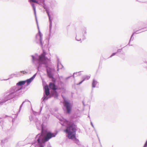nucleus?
Wrapping results in <instances>:
<instances>
[{
    "instance_id": "f257e3e1",
    "label": "nucleus",
    "mask_w": 147,
    "mask_h": 147,
    "mask_svg": "<svg viewBox=\"0 0 147 147\" xmlns=\"http://www.w3.org/2000/svg\"><path fill=\"white\" fill-rule=\"evenodd\" d=\"M67 125L66 129L64 130V132L68 134V138L71 139L75 138L77 130L76 125L74 123L69 122H67Z\"/></svg>"
},
{
    "instance_id": "f03ea898",
    "label": "nucleus",
    "mask_w": 147,
    "mask_h": 147,
    "mask_svg": "<svg viewBox=\"0 0 147 147\" xmlns=\"http://www.w3.org/2000/svg\"><path fill=\"white\" fill-rule=\"evenodd\" d=\"M56 135V134L55 133H52L50 132H47L43 138L42 139L41 136H40L37 140L39 144H40L41 140L42 142H47L52 138L55 137Z\"/></svg>"
},
{
    "instance_id": "7ed1b4c3",
    "label": "nucleus",
    "mask_w": 147,
    "mask_h": 147,
    "mask_svg": "<svg viewBox=\"0 0 147 147\" xmlns=\"http://www.w3.org/2000/svg\"><path fill=\"white\" fill-rule=\"evenodd\" d=\"M46 53L43 51V53L39 56V61L43 64H46L50 61V59H49L46 57Z\"/></svg>"
},
{
    "instance_id": "20e7f679",
    "label": "nucleus",
    "mask_w": 147,
    "mask_h": 147,
    "mask_svg": "<svg viewBox=\"0 0 147 147\" xmlns=\"http://www.w3.org/2000/svg\"><path fill=\"white\" fill-rule=\"evenodd\" d=\"M63 105L66 108L67 113L69 114L71 110V105L69 102L65 100L63 102Z\"/></svg>"
},
{
    "instance_id": "39448f33",
    "label": "nucleus",
    "mask_w": 147,
    "mask_h": 147,
    "mask_svg": "<svg viewBox=\"0 0 147 147\" xmlns=\"http://www.w3.org/2000/svg\"><path fill=\"white\" fill-rule=\"evenodd\" d=\"M49 86L51 89L53 90H55L57 89V86L54 83L52 82L49 83Z\"/></svg>"
},
{
    "instance_id": "423d86ee",
    "label": "nucleus",
    "mask_w": 147,
    "mask_h": 147,
    "mask_svg": "<svg viewBox=\"0 0 147 147\" xmlns=\"http://www.w3.org/2000/svg\"><path fill=\"white\" fill-rule=\"evenodd\" d=\"M45 92L47 96H48L50 94L49 89L48 86L47 85L45 86Z\"/></svg>"
},
{
    "instance_id": "0eeeda50",
    "label": "nucleus",
    "mask_w": 147,
    "mask_h": 147,
    "mask_svg": "<svg viewBox=\"0 0 147 147\" xmlns=\"http://www.w3.org/2000/svg\"><path fill=\"white\" fill-rule=\"evenodd\" d=\"M47 75L50 78H53V75L51 71H49L47 70Z\"/></svg>"
},
{
    "instance_id": "6e6552de",
    "label": "nucleus",
    "mask_w": 147,
    "mask_h": 147,
    "mask_svg": "<svg viewBox=\"0 0 147 147\" xmlns=\"http://www.w3.org/2000/svg\"><path fill=\"white\" fill-rule=\"evenodd\" d=\"M34 78V76H33L30 78L26 80V82L27 83L28 85L33 80Z\"/></svg>"
},
{
    "instance_id": "1a4fd4ad",
    "label": "nucleus",
    "mask_w": 147,
    "mask_h": 147,
    "mask_svg": "<svg viewBox=\"0 0 147 147\" xmlns=\"http://www.w3.org/2000/svg\"><path fill=\"white\" fill-rule=\"evenodd\" d=\"M26 82V81H21L19 82L17 84V85L21 86L23 85L24 84L25 82Z\"/></svg>"
},
{
    "instance_id": "9d476101",
    "label": "nucleus",
    "mask_w": 147,
    "mask_h": 147,
    "mask_svg": "<svg viewBox=\"0 0 147 147\" xmlns=\"http://www.w3.org/2000/svg\"><path fill=\"white\" fill-rule=\"evenodd\" d=\"M97 83V82L94 80L93 81L92 83V86L93 87H95V85Z\"/></svg>"
},
{
    "instance_id": "9b49d317",
    "label": "nucleus",
    "mask_w": 147,
    "mask_h": 147,
    "mask_svg": "<svg viewBox=\"0 0 147 147\" xmlns=\"http://www.w3.org/2000/svg\"><path fill=\"white\" fill-rule=\"evenodd\" d=\"M30 1H32L34 3H37L38 4V2L37 1L35 0H29Z\"/></svg>"
},
{
    "instance_id": "f8f14e48",
    "label": "nucleus",
    "mask_w": 147,
    "mask_h": 147,
    "mask_svg": "<svg viewBox=\"0 0 147 147\" xmlns=\"http://www.w3.org/2000/svg\"><path fill=\"white\" fill-rule=\"evenodd\" d=\"M20 73H23V74H25L27 73V72L25 71H20Z\"/></svg>"
},
{
    "instance_id": "ddd939ff",
    "label": "nucleus",
    "mask_w": 147,
    "mask_h": 147,
    "mask_svg": "<svg viewBox=\"0 0 147 147\" xmlns=\"http://www.w3.org/2000/svg\"><path fill=\"white\" fill-rule=\"evenodd\" d=\"M32 5L33 7V8L34 9V11H35V7L34 4H32Z\"/></svg>"
},
{
    "instance_id": "4468645a",
    "label": "nucleus",
    "mask_w": 147,
    "mask_h": 147,
    "mask_svg": "<svg viewBox=\"0 0 147 147\" xmlns=\"http://www.w3.org/2000/svg\"><path fill=\"white\" fill-rule=\"evenodd\" d=\"M47 15L48 16L49 20L50 21V17L49 13L48 12V11L47 12Z\"/></svg>"
},
{
    "instance_id": "2eb2a0df",
    "label": "nucleus",
    "mask_w": 147,
    "mask_h": 147,
    "mask_svg": "<svg viewBox=\"0 0 147 147\" xmlns=\"http://www.w3.org/2000/svg\"><path fill=\"white\" fill-rule=\"evenodd\" d=\"M47 15L48 16L49 20L50 21V17L49 13L48 12V11L47 12Z\"/></svg>"
},
{
    "instance_id": "dca6fc26",
    "label": "nucleus",
    "mask_w": 147,
    "mask_h": 147,
    "mask_svg": "<svg viewBox=\"0 0 147 147\" xmlns=\"http://www.w3.org/2000/svg\"><path fill=\"white\" fill-rule=\"evenodd\" d=\"M147 146V141L145 143L143 147H146Z\"/></svg>"
},
{
    "instance_id": "f3484780",
    "label": "nucleus",
    "mask_w": 147,
    "mask_h": 147,
    "mask_svg": "<svg viewBox=\"0 0 147 147\" xmlns=\"http://www.w3.org/2000/svg\"><path fill=\"white\" fill-rule=\"evenodd\" d=\"M40 42L41 43V44L42 45V42L41 40V36L40 34Z\"/></svg>"
},
{
    "instance_id": "a211bd4d",
    "label": "nucleus",
    "mask_w": 147,
    "mask_h": 147,
    "mask_svg": "<svg viewBox=\"0 0 147 147\" xmlns=\"http://www.w3.org/2000/svg\"><path fill=\"white\" fill-rule=\"evenodd\" d=\"M116 53H113L112 54V55H111V56L110 57H112V56L115 55Z\"/></svg>"
},
{
    "instance_id": "6ab92c4d",
    "label": "nucleus",
    "mask_w": 147,
    "mask_h": 147,
    "mask_svg": "<svg viewBox=\"0 0 147 147\" xmlns=\"http://www.w3.org/2000/svg\"><path fill=\"white\" fill-rule=\"evenodd\" d=\"M84 79L81 82H80L78 84V85H79V84H81L82 82L84 80Z\"/></svg>"
},
{
    "instance_id": "aec40b11",
    "label": "nucleus",
    "mask_w": 147,
    "mask_h": 147,
    "mask_svg": "<svg viewBox=\"0 0 147 147\" xmlns=\"http://www.w3.org/2000/svg\"><path fill=\"white\" fill-rule=\"evenodd\" d=\"M40 147H43L40 144Z\"/></svg>"
}]
</instances>
